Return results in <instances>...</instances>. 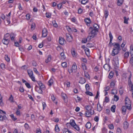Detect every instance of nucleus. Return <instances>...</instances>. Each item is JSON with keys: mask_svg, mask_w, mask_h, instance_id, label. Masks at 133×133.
Returning a JSON list of instances; mask_svg holds the SVG:
<instances>
[{"mask_svg": "<svg viewBox=\"0 0 133 133\" xmlns=\"http://www.w3.org/2000/svg\"><path fill=\"white\" fill-rule=\"evenodd\" d=\"M112 45H113L114 46V48L113 49H121L120 46L119 44L118 43H113L112 44Z\"/></svg>", "mask_w": 133, "mask_h": 133, "instance_id": "obj_8", "label": "nucleus"}, {"mask_svg": "<svg viewBox=\"0 0 133 133\" xmlns=\"http://www.w3.org/2000/svg\"><path fill=\"white\" fill-rule=\"evenodd\" d=\"M84 51L86 55L87 56H88L89 55V50L88 48H85V49Z\"/></svg>", "mask_w": 133, "mask_h": 133, "instance_id": "obj_24", "label": "nucleus"}, {"mask_svg": "<svg viewBox=\"0 0 133 133\" xmlns=\"http://www.w3.org/2000/svg\"><path fill=\"white\" fill-rule=\"evenodd\" d=\"M104 15L105 19H106L109 15L108 11L107 10H105L104 12Z\"/></svg>", "mask_w": 133, "mask_h": 133, "instance_id": "obj_37", "label": "nucleus"}, {"mask_svg": "<svg viewBox=\"0 0 133 133\" xmlns=\"http://www.w3.org/2000/svg\"><path fill=\"white\" fill-rule=\"evenodd\" d=\"M102 109V108L101 107L100 104L98 103L97 104V111L100 112Z\"/></svg>", "mask_w": 133, "mask_h": 133, "instance_id": "obj_20", "label": "nucleus"}, {"mask_svg": "<svg viewBox=\"0 0 133 133\" xmlns=\"http://www.w3.org/2000/svg\"><path fill=\"white\" fill-rule=\"evenodd\" d=\"M61 65L63 67H66L67 66V63L65 62H63L62 63Z\"/></svg>", "mask_w": 133, "mask_h": 133, "instance_id": "obj_51", "label": "nucleus"}, {"mask_svg": "<svg viewBox=\"0 0 133 133\" xmlns=\"http://www.w3.org/2000/svg\"><path fill=\"white\" fill-rule=\"evenodd\" d=\"M1 67L2 69H5V65L4 64L2 63L1 64Z\"/></svg>", "mask_w": 133, "mask_h": 133, "instance_id": "obj_59", "label": "nucleus"}, {"mask_svg": "<svg viewBox=\"0 0 133 133\" xmlns=\"http://www.w3.org/2000/svg\"><path fill=\"white\" fill-rule=\"evenodd\" d=\"M7 118L5 115H4L3 116L0 115V121H2L4 120H7Z\"/></svg>", "mask_w": 133, "mask_h": 133, "instance_id": "obj_14", "label": "nucleus"}, {"mask_svg": "<svg viewBox=\"0 0 133 133\" xmlns=\"http://www.w3.org/2000/svg\"><path fill=\"white\" fill-rule=\"evenodd\" d=\"M77 70V67L75 63L74 64L71 68L68 69V72L69 74L72 72H76Z\"/></svg>", "mask_w": 133, "mask_h": 133, "instance_id": "obj_3", "label": "nucleus"}, {"mask_svg": "<svg viewBox=\"0 0 133 133\" xmlns=\"http://www.w3.org/2000/svg\"><path fill=\"white\" fill-rule=\"evenodd\" d=\"M10 35L8 33L6 34L4 36V38L6 39H8L10 38Z\"/></svg>", "mask_w": 133, "mask_h": 133, "instance_id": "obj_42", "label": "nucleus"}, {"mask_svg": "<svg viewBox=\"0 0 133 133\" xmlns=\"http://www.w3.org/2000/svg\"><path fill=\"white\" fill-rule=\"evenodd\" d=\"M123 0H118L117 4L118 5H120L122 4Z\"/></svg>", "mask_w": 133, "mask_h": 133, "instance_id": "obj_40", "label": "nucleus"}, {"mask_svg": "<svg viewBox=\"0 0 133 133\" xmlns=\"http://www.w3.org/2000/svg\"><path fill=\"white\" fill-rule=\"evenodd\" d=\"M61 59H65V56L63 52H62L61 53Z\"/></svg>", "mask_w": 133, "mask_h": 133, "instance_id": "obj_41", "label": "nucleus"}, {"mask_svg": "<svg viewBox=\"0 0 133 133\" xmlns=\"http://www.w3.org/2000/svg\"><path fill=\"white\" fill-rule=\"evenodd\" d=\"M129 126V124L127 122H125L124 123L123 128L124 129H127Z\"/></svg>", "mask_w": 133, "mask_h": 133, "instance_id": "obj_17", "label": "nucleus"}, {"mask_svg": "<svg viewBox=\"0 0 133 133\" xmlns=\"http://www.w3.org/2000/svg\"><path fill=\"white\" fill-rule=\"evenodd\" d=\"M71 54L73 57H76L77 55L76 53L75 50L74 49H72L71 50Z\"/></svg>", "mask_w": 133, "mask_h": 133, "instance_id": "obj_22", "label": "nucleus"}, {"mask_svg": "<svg viewBox=\"0 0 133 133\" xmlns=\"http://www.w3.org/2000/svg\"><path fill=\"white\" fill-rule=\"evenodd\" d=\"M110 89V87L109 86H107L105 87L104 91H107L109 90Z\"/></svg>", "mask_w": 133, "mask_h": 133, "instance_id": "obj_64", "label": "nucleus"}, {"mask_svg": "<svg viewBox=\"0 0 133 133\" xmlns=\"http://www.w3.org/2000/svg\"><path fill=\"white\" fill-rule=\"evenodd\" d=\"M66 28L69 32H71L73 31V29H71L70 27L68 25L66 26Z\"/></svg>", "mask_w": 133, "mask_h": 133, "instance_id": "obj_35", "label": "nucleus"}, {"mask_svg": "<svg viewBox=\"0 0 133 133\" xmlns=\"http://www.w3.org/2000/svg\"><path fill=\"white\" fill-rule=\"evenodd\" d=\"M85 21L87 24H90L91 22L90 19L89 18H87L85 19Z\"/></svg>", "mask_w": 133, "mask_h": 133, "instance_id": "obj_34", "label": "nucleus"}, {"mask_svg": "<svg viewBox=\"0 0 133 133\" xmlns=\"http://www.w3.org/2000/svg\"><path fill=\"white\" fill-rule=\"evenodd\" d=\"M16 114L17 115L20 116V111L19 109H17V111H16Z\"/></svg>", "mask_w": 133, "mask_h": 133, "instance_id": "obj_61", "label": "nucleus"}, {"mask_svg": "<svg viewBox=\"0 0 133 133\" xmlns=\"http://www.w3.org/2000/svg\"><path fill=\"white\" fill-rule=\"evenodd\" d=\"M25 85H26V87L28 88H31V86L30 84L28 83H25Z\"/></svg>", "mask_w": 133, "mask_h": 133, "instance_id": "obj_60", "label": "nucleus"}, {"mask_svg": "<svg viewBox=\"0 0 133 133\" xmlns=\"http://www.w3.org/2000/svg\"><path fill=\"white\" fill-rule=\"evenodd\" d=\"M127 108V107L125 106H123L122 107V113L124 115H125V112L126 111Z\"/></svg>", "mask_w": 133, "mask_h": 133, "instance_id": "obj_16", "label": "nucleus"}, {"mask_svg": "<svg viewBox=\"0 0 133 133\" xmlns=\"http://www.w3.org/2000/svg\"><path fill=\"white\" fill-rule=\"evenodd\" d=\"M85 88L87 91H89L90 89V87L88 84H87L85 85Z\"/></svg>", "mask_w": 133, "mask_h": 133, "instance_id": "obj_56", "label": "nucleus"}, {"mask_svg": "<svg viewBox=\"0 0 133 133\" xmlns=\"http://www.w3.org/2000/svg\"><path fill=\"white\" fill-rule=\"evenodd\" d=\"M15 37V35L13 33H11L10 35V37L11 38V39L12 41H14V39Z\"/></svg>", "mask_w": 133, "mask_h": 133, "instance_id": "obj_23", "label": "nucleus"}, {"mask_svg": "<svg viewBox=\"0 0 133 133\" xmlns=\"http://www.w3.org/2000/svg\"><path fill=\"white\" fill-rule=\"evenodd\" d=\"M29 77L33 81H35V77L33 75H31V76Z\"/></svg>", "mask_w": 133, "mask_h": 133, "instance_id": "obj_62", "label": "nucleus"}, {"mask_svg": "<svg viewBox=\"0 0 133 133\" xmlns=\"http://www.w3.org/2000/svg\"><path fill=\"white\" fill-rule=\"evenodd\" d=\"M109 36L110 38V42H111V41H112L113 37L110 31L109 32Z\"/></svg>", "mask_w": 133, "mask_h": 133, "instance_id": "obj_45", "label": "nucleus"}, {"mask_svg": "<svg viewBox=\"0 0 133 133\" xmlns=\"http://www.w3.org/2000/svg\"><path fill=\"white\" fill-rule=\"evenodd\" d=\"M42 88L40 87H38L36 85L35 87V90L36 91H37L38 93L39 94H42Z\"/></svg>", "mask_w": 133, "mask_h": 133, "instance_id": "obj_10", "label": "nucleus"}, {"mask_svg": "<svg viewBox=\"0 0 133 133\" xmlns=\"http://www.w3.org/2000/svg\"><path fill=\"white\" fill-rule=\"evenodd\" d=\"M73 127L77 131H79V127L76 124L75 125H74Z\"/></svg>", "mask_w": 133, "mask_h": 133, "instance_id": "obj_58", "label": "nucleus"}, {"mask_svg": "<svg viewBox=\"0 0 133 133\" xmlns=\"http://www.w3.org/2000/svg\"><path fill=\"white\" fill-rule=\"evenodd\" d=\"M66 36L67 41L69 42L72 41V36L71 35L68 33H66Z\"/></svg>", "mask_w": 133, "mask_h": 133, "instance_id": "obj_6", "label": "nucleus"}, {"mask_svg": "<svg viewBox=\"0 0 133 133\" xmlns=\"http://www.w3.org/2000/svg\"><path fill=\"white\" fill-rule=\"evenodd\" d=\"M91 39L89 40V39H88V37L87 38H84L82 40V43H85L88 41H90Z\"/></svg>", "mask_w": 133, "mask_h": 133, "instance_id": "obj_28", "label": "nucleus"}, {"mask_svg": "<svg viewBox=\"0 0 133 133\" xmlns=\"http://www.w3.org/2000/svg\"><path fill=\"white\" fill-rule=\"evenodd\" d=\"M103 68L106 70L107 71H109L110 70V66L108 64H105L104 65Z\"/></svg>", "mask_w": 133, "mask_h": 133, "instance_id": "obj_12", "label": "nucleus"}, {"mask_svg": "<svg viewBox=\"0 0 133 133\" xmlns=\"http://www.w3.org/2000/svg\"><path fill=\"white\" fill-rule=\"evenodd\" d=\"M59 42L60 44L63 45L64 44V43L65 42V41L63 38L61 37H60L59 38Z\"/></svg>", "mask_w": 133, "mask_h": 133, "instance_id": "obj_9", "label": "nucleus"}, {"mask_svg": "<svg viewBox=\"0 0 133 133\" xmlns=\"http://www.w3.org/2000/svg\"><path fill=\"white\" fill-rule=\"evenodd\" d=\"M131 72L130 73V75L129 77L128 78V84L131 87V91H133V84L131 83Z\"/></svg>", "mask_w": 133, "mask_h": 133, "instance_id": "obj_4", "label": "nucleus"}, {"mask_svg": "<svg viewBox=\"0 0 133 133\" xmlns=\"http://www.w3.org/2000/svg\"><path fill=\"white\" fill-rule=\"evenodd\" d=\"M53 81L52 79H51L48 81V85L49 86H51L52 84L53 83Z\"/></svg>", "mask_w": 133, "mask_h": 133, "instance_id": "obj_36", "label": "nucleus"}, {"mask_svg": "<svg viewBox=\"0 0 133 133\" xmlns=\"http://www.w3.org/2000/svg\"><path fill=\"white\" fill-rule=\"evenodd\" d=\"M51 59V57L50 55H48L47 59L45 61V62L46 63H47L49 62H50Z\"/></svg>", "mask_w": 133, "mask_h": 133, "instance_id": "obj_33", "label": "nucleus"}, {"mask_svg": "<svg viewBox=\"0 0 133 133\" xmlns=\"http://www.w3.org/2000/svg\"><path fill=\"white\" fill-rule=\"evenodd\" d=\"M80 80L79 81V83L81 84H83L85 83V79L81 77L80 78Z\"/></svg>", "mask_w": 133, "mask_h": 133, "instance_id": "obj_18", "label": "nucleus"}, {"mask_svg": "<svg viewBox=\"0 0 133 133\" xmlns=\"http://www.w3.org/2000/svg\"><path fill=\"white\" fill-rule=\"evenodd\" d=\"M9 39H6L4 38L3 39L2 41V42L3 43L6 45H7L9 44Z\"/></svg>", "mask_w": 133, "mask_h": 133, "instance_id": "obj_13", "label": "nucleus"}, {"mask_svg": "<svg viewBox=\"0 0 133 133\" xmlns=\"http://www.w3.org/2000/svg\"><path fill=\"white\" fill-rule=\"evenodd\" d=\"M130 62L132 65L133 66V57L131 58Z\"/></svg>", "mask_w": 133, "mask_h": 133, "instance_id": "obj_63", "label": "nucleus"}, {"mask_svg": "<svg viewBox=\"0 0 133 133\" xmlns=\"http://www.w3.org/2000/svg\"><path fill=\"white\" fill-rule=\"evenodd\" d=\"M113 60L116 65H117L118 64V57L116 56L115 57L113 58Z\"/></svg>", "mask_w": 133, "mask_h": 133, "instance_id": "obj_15", "label": "nucleus"}, {"mask_svg": "<svg viewBox=\"0 0 133 133\" xmlns=\"http://www.w3.org/2000/svg\"><path fill=\"white\" fill-rule=\"evenodd\" d=\"M47 35V32L46 29H44L42 31V37H45Z\"/></svg>", "mask_w": 133, "mask_h": 133, "instance_id": "obj_11", "label": "nucleus"}, {"mask_svg": "<svg viewBox=\"0 0 133 133\" xmlns=\"http://www.w3.org/2000/svg\"><path fill=\"white\" fill-rule=\"evenodd\" d=\"M9 100L11 102H14L13 97L12 95H10V96L9 98Z\"/></svg>", "mask_w": 133, "mask_h": 133, "instance_id": "obj_47", "label": "nucleus"}, {"mask_svg": "<svg viewBox=\"0 0 133 133\" xmlns=\"http://www.w3.org/2000/svg\"><path fill=\"white\" fill-rule=\"evenodd\" d=\"M129 55V53L128 52H126L124 55V58L126 59L128 57Z\"/></svg>", "mask_w": 133, "mask_h": 133, "instance_id": "obj_32", "label": "nucleus"}, {"mask_svg": "<svg viewBox=\"0 0 133 133\" xmlns=\"http://www.w3.org/2000/svg\"><path fill=\"white\" fill-rule=\"evenodd\" d=\"M115 84L113 81L111 82L110 84V86L111 88H114L115 87Z\"/></svg>", "mask_w": 133, "mask_h": 133, "instance_id": "obj_52", "label": "nucleus"}, {"mask_svg": "<svg viewBox=\"0 0 133 133\" xmlns=\"http://www.w3.org/2000/svg\"><path fill=\"white\" fill-rule=\"evenodd\" d=\"M125 101V104L127 107V108L129 110H131V102L127 96L126 97Z\"/></svg>", "mask_w": 133, "mask_h": 133, "instance_id": "obj_2", "label": "nucleus"}, {"mask_svg": "<svg viewBox=\"0 0 133 133\" xmlns=\"http://www.w3.org/2000/svg\"><path fill=\"white\" fill-rule=\"evenodd\" d=\"M55 131L57 132H58L59 131V128L58 125H56L55 126Z\"/></svg>", "mask_w": 133, "mask_h": 133, "instance_id": "obj_44", "label": "nucleus"}, {"mask_svg": "<svg viewBox=\"0 0 133 133\" xmlns=\"http://www.w3.org/2000/svg\"><path fill=\"white\" fill-rule=\"evenodd\" d=\"M91 124L89 122H88L85 125L86 128L88 129H90L91 127Z\"/></svg>", "mask_w": 133, "mask_h": 133, "instance_id": "obj_25", "label": "nucleus"}, {"mask_svg": "<svg viewBox=\"0 0 133 133\" xmlns=\"http://www.w3.org/2000/svg\"><path fill=\"white\" fill-rule=\"evenodd\" d=\"M5 60L8 62H9L10 61V59L9 57L7 55H5Z\"/></svg>", "mask_w": 133, "mask_h": 133, "instance_id": "obj_46", "label": "nucleus"}, {"mask_svg": "<svg viewBox=\"0 0 133 133\" xmlns=\"http://www.w3.org/2000/svg\"><path fill=\"white\" fill-rule=\"evenodd\" d=\"M120 50L113 49L111 52V55L113 56H114L117 55L119 53V51Z\"/></svg>", "mask_w": 133, "mask_h": 133, "instance_id": "obj_5", "label": "nucleus"}, {"mask_svg": "<svg viewBox=\"0 0 133 133\" xmlns=\"http://www.w3.org/2000/svg\"><path fill=\"white\" fill-rule=\"evenodd\" d=\"M70 124L72 127H74L75 125H76V124L75 121L74 120H71L70 122Z\"/></svg>", "mask_w": 133, "mask_h": 133, "instance_id": "obj_27", "label": "nucleus"}, {"mask_svg": "<svg viewBox=\"0 0 133 133\" xmlns=\"http://www.w3.org/2000/svg\"><path fill=\"white\" fill-rule=\"evenodd\" d=\"M51 15V13H46V17L48 18H50Z\"/></svg>", "mask_w": 133, "mask_h": 133, "instance_id": "obj_55", "label": "nucleus"}, {"mask_svg": "<svg viewBox=\"0 0 133 133\" xmlns=\"http://www.w3.org/2000/svg\"><path fill=\"white\" fill-rule=\"evenodd\" d=\"M85 107L87 111H92V108L91 106L89 105H87L85 106Z\"/></svg>", "mask_w": 133, "mask_h": 133, "instance_id": "obj_21", "label": "nucleus"}, {"mask_svg": "<svg viewBox=\"0 0 133 133\" xmlns=\"http://www.w3.org/2000/svg\"><path fill=\"white\" fill-rule=\"evenodd\" d=\"M124 23H125V24H128V19H127L126 18V17H124Z\"/></svg>", "mask_w": 133, "mask_h": 133, "instance_id": "obj_53", "label": "nucleus"}, {"mask_svg": "<svg viewBox=\"0 0 133 133\" xmlns=\"http://www.w3.org/2000/svg\"><path fill=\"white\" fill-rule=\"evenodd\" d=\"M39 87L41 88H45V86L43 85L41 82L40 81H38L37 82Z\"/></svg>", "mask_w": 133, "mask_h": 133, "instance_id": "obj_19", "label": "nucleus"}, {"mask_svg": "<svg viewBox=\"0 0 133 133\" xmlns=\"http://www.w3.org/2000/svg\"><path fill=\"white\" fill-rule=\"evenodd\" d=\"M117 93V90L115 89H113L111 92V94H112L114 95L116 94Z\"/></svg>", "mask_w": 133, "mask_h": 133, "instance_id": "obj_48", "label": "nucleus"}, {"mask_svg": "<svg viewBox=\"0 0 133 133\" xmlns=\"http://www.w3.org/2000/svg\"><path fill=\"white\" fill-rule=\"evenodd\" d=\"M27 72L28 74L29 75V77L31 76V75H33V72L32 71L30 70H27Z\"/></svg>", "mask_w": 133, "mask_h": 133, "instance_id": "obj_26", "label": "nucleus"}, {"mask_svg": "<svg viewBox=\"0 0 133 133\" xmlns=\"http://www.w3.org/2000/svg\"><path fill=\"white\" fill-rule=\"evenodd\" d=\"M116 108V106L115 105H113L111 107V111L114 112H115V109Z\"/></svg>", "mask_w": 133, "mask_h": 133, "instance_id": "obj_38", "label": "nucleus"}, {"mask_svg": "<svg viewBox=\"0 0 133 133\" xmlns=\"http://www.w3.org/2000/svg\"><path fill=\"white\" fill-rule=\"evenodd\" d=\"M130 53L132 56L133 57V46H131L130 50Z\"/></svg>", "mask_w": 133, "mask_h": 133, "instance_id": "obj_39", "label": "nucleus"}, {"mask_svg": "<svg viewBox=\"0 0 133 133\" xmlns=\"http://www.w3.org/2000/svg\"><path fill=\"white\" fill-rule=\"evenodd\" d=\"M88 2V0H82L81 2V3L82 4H84Z\"/></svg>", "mask_w": 133, "mask_h": 133, "instance_id": "obj_54", "label": "nucleus"}, {"mask_svg": "<svg viewBox=\"0 0 133 133\" xmlns=\"http://www.w3.org/2000/svg\"><path fill=\"white\" fill-rule=\"evenodd\" d=\"M61 95L63 97V99L64 100L66 98H67V96L64 93H62Z\"/></svg>", "mask_w": 133, "mask_h": 133, "instance_id": "obj_50", "label": "nucleus"}, {"mask_svg": "<svg viewBox=\"0 0 133 133\" xmlns=\"http://www.w3.org/2000/svg\"><path fill=\"white\" fill-rule=\"evenodd\" d=\"M94 44L93 43H88L87 45V46L88 47L91 48L94 47Z\"/></svg>", "mask_w": 133, "mask_h": 133, "instance_id": "obj_31", "label": "nucleus"}, {"mask_svg": "<svg viewBox=\"0 0 133 133\" xmlns=\"http://www.w3.org/2000/svg\"><path fill=\"white\" fill-rule=\"evenodd\" d=\"M85 93L87 95L91 96H92L93 95L92 93L91 92L89 91H87L85 92Z\"/></svg>", "mask_w": 133, "mask_h": 133, "instance_id": "obj_43", "label": "nucleus"}, {"mask_svg": "<svg viewBox=\"0 0 133 133\" xmlns=\"http://www.w3.org/2000/svg\"><path fill=\"white\" fill-rule=\"evenodd\" d=\"M114 101L116 102L119 99V97L118 96L116 95L114 96Z\"/></svg>", "mask_w": 133, "mask_h": 133, "instance_id": "obj_49", "label": "nucleus"}, {"mask_svg": "<svg viewBox=\"0 0 133 133\" xmlns=\"http://www.w3.org/2000/svg\"><path fill=\"white\" fill-rule=\"evenodd\" d=\"M10 116L13 121H15L17 119V118L15 117L13 114H11Z\"/></svg>", "mask_w": 133, "mask_h": 133, "instance_id": "obj_30", "label": "nucleus"}, {"mask_svg": "<svg viewBox=\"0 0 133 133\" xmlns=\"http://www.w3.org/2000/svg\"><path fill=\"white\" fill-rule=\"evenodd\" d=\"M114 74L113 72L112 71H111L108 76L109 78L110 79H111L113 77Z\"/></svg>", "mask_w": 133, "mask_h": 133, "instance_id": "obj_29", "label": "nucleus"}, {"mask_svg": "<svg viewBox=\"0 0 133 133\" xmlns=\"http://www.w3.org/2000/svg\"><path fill=\"white\" fill-rule=\"evenodd\" d=\"M2 98V96H1V95L0 94V104H1V105H3Z\"/></svg>", "mask_w": 133, "mask_h": 133, "instance_id": "obj_57", "label": "nucleus"}, {"mask_svg": "<svg viewBox=\"0 0 133 133\" xmlns=\"http://www.w3.org/2000/svg\"><path fill=\"white\" fill-rule=\"evenodd\" d=\"M93 25V27H90L89 28L90 32L89 33L88 39L89 40L96 36L98 31V29L99 28V25Z\"/></svg>", "mask_w": 133, "mask_h": 133, "instance_id": "obj_1", "label": "nucleus"}, {"mask_svg": "<svg viewBox=\"0 0 133 133\" xmlns=\"http://www.w3.org/2000/svg\"><path fill=\"white\" fill-rule=\"evenodd\" d=\"M94 113V111L92 110V111H86L85 113V116L87 117H89L91 115H92Z\"/></svg>", "mask_w": 133, "mask_h": 133, "instance_id": "obj_7", "label": "nucleus"}]
</instances>
